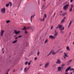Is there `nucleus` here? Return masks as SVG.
<instances>
[{"instance_id": "obj_1", "label": "nucleus", "mask_w": 74, "mask_h": 74, "mask_svg": "<svg viewBox=\"0 0 74 74\" xmlns=\"http://www.w3.org/2000/svg\"><path fill=\"white\" fill-rule=\"evenodd\" d=\"M62 25H58L56 27V29H59V28L60 29V30H61V31H62V30H64V27H63L62 28H61L62 27Z\"/></svg>"}, {"instance_id": "obj_2", "label": "nucleus", "mask_w": 74, "mask_h": 74, "mask_svg": "<svg viewBox=\"0 0 74 74\" xmlns=\"http://www.w3.org/2000/svg\"><path fill=\"white\" fill-rule=\"evenodd\" d=\"M59 51V50L57 51L56 52H54V51L53 50L51 51L49 53V54L47 55V56H49V55L51 53H52V55H55V54H56L57 53V52H58Z\"/></svg>"}, {"instance_id": "obj_3", "label": "nucleus", "mask_w": 74, "mask_h": 74, "mask_svg": "<svg viewBox=\"0 0 74 74\" xmlns=\"http://www.w3.org/2000/svg\"><path fill=\"white\" fill-rule=\"evenodd\" d=\"M1 14H5V8H2L1 10Z\"/></svg>"}, {"instance_id": "obj_4", "label": "nucleus", "mask_w": 74, "mask_h": 74, "mask_svg": "<svg viewBox=\"0 0 74 74\" xmlns=\"http://www.w3.org/2000/svg\"><path fill=\"white\" fill-rule=\"evenodd\" d=\"M49 62H48L45 64L44 66L45 68H47L49 66Z\"/></svg>"}, {"instance_id": "obj_5", "label": "nucleus", "mask_w": 74, "mask_h": 74, "mask_svg": "<svg viewBox=\"0 0 74 74\" xmlns=\"http://www.w3.org/2000/svg\"><path fill=\"white\" fill-rule=\"evenodd\" d=\"M57 37V36L55 35H54V36H53L52 35H50L49 36V38H52V39H53V38H55Z\"/></svg>"}, {"instance_id": "obj_6", "label": "nucleus", "mask_w": 74, "mask_h": 74, "mask_svg": "<svg viewBox=\"0 0 74 74\" xmlns=\"http://www.w3.org/2000/svg\"><path fill=\"white\" fill-rule=\"evenodd\" d=\"M69 6V5H65L63 8L64 10L65 11H66L67 10V8H68V7Z\"/></svg>"}, {"instance_id": "obj_7", "label": "nucleus", "mask_w": 74, "mask_h": 74, "mask_svg": "<svg viewBox=\"0 0 74 74\" xmlns=\"http://www.w3.org/2000/svg\"><path fill=\"white\" fill-rule=\"evenodd\" d=\"M63 69V67L59 66L58 67V71H60L62 70V69Z\"/></svg>"}, {"instance_id": "obj_8", "label": "nucleus", "mask_w": 74, "mask_h": 74, "mask_svg": "<svg viewBox=\"0 0 74 74\" xmlns=\"http://www.w3.org/2000/svg\"><path fill=\"white\" fill-rule=\"evenodd\" d=\"M56 63L57 64H60V63H61V62H60V59H58L57 60V61L56 62Z\"/></svg>"}, {"instance_id": "obj_9", "label": "nucleus", "mask_w": 74, "mask_h": 74, "mask_svg": "<svg viewBox=\"0 0 74 74\" xmlns=\"http://www.w3.org/2000/svg\"><path fill=\"white\" fill-rule=\"evenodd\" d=\"M14 33L16 34H19V33H20V31L17 32V31H16V30H14Z\"/></svg>"}, {"instance_id": "obj_10", "label": "nucleus", "mask_w": 74, "mask_h": 74, "mask_svg": "<svg viewBox=\"0 0 74 74\" xmlns=\"http://www.w3.org/2000/svg\"><path fill=\"white\" fill-rule=\"evenodd\" d=\"M71 67H69L68 68H67L65 70V72H67L68 71H69V70H70Z\"/></svg>"}, {"instance_id": "obj_11", "label": "nucleus", "mask_w": 74, "mask_h": 74, "mask_svg": "<svg viewBox=\"0 0 74 74\" xmlns=\"http://www.w3.org/2000/svg\"><path fill=\"white\" fill-rule=\"evenodd\" d=\"M71 24H72V21H71L69 23L68 25V27H70V26H71Z\"/></svg>"}, {"instance_id": "obj_12", "label": "nucleus", "mask_w": 74, "mask_h": 74, "mask_svg": "<svg viewBox=\"0 0 74 74\" xmlns=\"http://www.w3.org/2000/svg\"><path fill=\"white\" fill-rule=\"evenodd\" d=\"M65 19H66V17H64V18L61 21V23H62L63 22H64V20H65Z\"/></svg>"}, {"instance_id": "obj_13", "label": "nucleus", "mask_w": 74, "mask_h": 74, "mask_svg": "<svg viewBox=\"0 0 74 74\" xmlns=\"http://www.w3.org/2000/svg\"><path fill=\"white\" fill-rule=\"evenodd\" d=\"M4 31L3 30H2L1 32V36H3V34L4 33Z\"/></svg>"}, {"instance_id": "obj_14", "label": "nucleus", "mask_w": 74, "mask_h": 74, "mask_svg": "<svg viewBox=\"0 0 74 74\" xmlns=\"http://www.w3.org/2000/svg\"><path fill=\"white\" fill-rule=\"evenodd\" d=\"M54 35L56 36H58V32H56V30H55V32H54Z\"/></svg>"}, {"instance_id": "obj_15", "label": "nucleus", "mask_w": 74, "mask_h": 74, "mask_svg": "<svg viewBox=\"0 0 74 74\" xmlns=\"http://www.w3.org/2000/svg\"><path fill=\"white\" fill-rule=\"evenodd\" d=\"M27 68H24V71L25 72V73H26L27 72Z\"/></svg>"}, {"instance_id": "obj_16", "label": "nucleus", "mask_w": 74, "mask_h": 74, "mask_svg": "<svg viewBox=\"0 0 74 74\" xmlns=\"http://www.w3.org/2000/svg\"><path fill=\"white\" fill-rule=\"evenodd\" d=\"M34 16H35V14L33 16H32L31 17V22H32V19L33 18V17H34Z\"/></svg>"}, {"instance_id": "obj_17", "label": "nucleus", "mask_w": 74, "mask_h": 74, "mask_svg": "<svg viewBox=\"0 0 74 74\" xmlns=\"http://www.w3.org/2000/svg\"><path fill=\"white\" fill-rule=\"evenodd\" d=\"M44 19H45L44 17H43V18L42 19H41V18H40V20L41 21H42H42H44Z\"/></svg>"}, {"instance_id": "obj_18", "label": "nucleus", "mask_w": 74, "mask_h": 74, "mask_svg": "<svg viewBox=\"0 0 74 74\" xmlns=\"http://www.w3.org/2000/svg\"><path fill=\"white\" fill-rule=\"evenodd\" d=\"M48 39H46L44 42V44H46V43H47L48 42Z\"/></svg>"}, {"instance_id": "obj_19", "label": "nucleus", "mask_w": 74, "mask_h": 74, "mask_svg": "<svg viewBox=\"0 0 74 74\" xmlns=\"http://www.w3.org/2000/svg\"><path fill=\"white\" fill-rule=\"evenodd\" d=\"M40 52H39V50H38V52L37 53V56H39V55H40Z\"/></svg>"}, {"instance_id": "obj_20", "label": "nucleus", "mask_w": 74, "mask_h": 74, "mask_svg": "<svg viewBox=\"0 0 74 74\" xmlns=\"http://www.w3.org/2000/svg\"><path fill=\"white\" fill-rule=\"evenodd\" d=\"M16 42H17V40H16L14 41L12 43L13 44H15V43H16Z\"/></svg>"}, {"instance_id": "obj_21", "label": "nucleus", "mask_w": 74, "mask_h": 74, "mask_svg": "<svg viewBox=\"0 0 74 74\" xmlns=\"http://www.w3.org/2000/svg\"><path fill=\"white\" fill-rule=\"evenodd\" d=\"M73 71V72H74V68H70V71Z\"/></svg>"}, {"instance_id": "obj_22", "label": "nucleus", "mask_w": 74, "mask_h": 74, "mask_svg": "<svg viewBox=\"0 0 74 74\" xmlns=\"http://www.w3.org/2000/svg\"><path fill=\"white\" fill-rule=\"evenodd\" d=\"M10 20H8L6 21V23H10Z\"/></svg>"}, {"instance_id": "obj_23", "label": "nucleus", "mask_w": 74, "mask_h": 74, "mask_svg": "<svg viewBox=\"0 0 74 74\" xmlns=\"http://www.w3.org/2000/svg\"><path fill=\"white\" fill-rule=\"evenodd\" d=\"M9 3H8L6 5V7H8L9 6Z\"/></svg>"}, {"instance_id": "obj_24", "label": "nucleus", "mask_w": 74, "mask_h": 74, "mask_svg": "<svg viewBox=\"0 0 74 74\" xmlns=\"http://www.w3.org/2000/svg\"><path fill=\"white\" fill-rule=\"evenodd\" d=\"M45 5H43L42 6V9H44V8L45 7Z\"/></svg>"}, {"instance_id": "obj_25", "label": "nucleus", "mask_w": 74, "mask_h": 74, "mask_svg": "<svg viewBox=\"0 0 74 74\" xmlns=\"http://www.w3.org/2000/svg\"><path fill=\"white\" fill-rule=\"evenodd\" d=\"M64 56H66V57H67V54H66V53H64Z\"/></svg>"}, {"instance_id": "obj_26", "label": "nucleus", "mask_w": 74, "mask_h": 74, "mask_svg": "<svg viewBox=\"0 0 74 74\" xmlns=\"http://www.w3.org/2000/svg\"><path fill=\"white\" fill-rule=\"evenodd\" d=\"M22 30H26V27H25L23 29H22Z\"/></svg>"}, {"instance_id": "obj_27", "label": "nucleus", "mask_w": 74, "mask_h": 74, "mask_svg": "<svg viewBox=\"0 0 74 74\" xmlns=\"http://www.w3.org/2000/svg\"><path fill=\"white\" fill-rule=\"evenodd\" d=\"M66 49L67 50H69V51H70V49H69V47H66Z\"/></svg>"}, {"instance_id": "obj_28", "label": "nucleus", "mask_w": 74, "mask_h": 74, "mask_svg": "<svg viewBox=\"0 0 74 74\" xmlns=\"http://www.w3.org/2000/svg\"><path fill=\"white\" fill-rule=\"evenodd\" d=\"M27 63H28V62H27V61L25 63V65H27Z\"/></svg>"}, {"instance_id": "obj_29", "label": "nucleus", "mask_w": 74, "mask_h": 74, "mask_svg": "<svg viewBox=\"0 0 74 74\" xmlns=\"http://www.w3.org/2000/svg\"><path fill=\"white\" fill-rule=\"evenodd\" d=\"M69 11L70 12H72V8H71L69 10Z\"/></svg>"}, {"instance_id": "obj_30", "label": "nucleus", "mask_w": 74, "mask_h": 74, "mask_svg": "<svg viewBox=\"0 0 74 74\" xmlns=\"http://www.w3.org/2000/svg\"><path fill=\"white\" fill-rule=\"evenodd\" d=\"M72 61V60H70L68 62H67V63H69L70 62Z\"/></svg>"}, {"instance_id": "obj_31", "label": "nucleus", "mask_w": 74, "mask_h": 74, "mask_svg": "<svg viewBox=\"0 0 74 74\" xmlns=\"http://www.w3.org/2000/svg\"><path fill=\"white\" fill-rule=\"evenodd\" d=\"M60 33H61V34H63L64 33V32L63 31H61V32H60Z\"/></svg>"}, {"instance_id": "obj_32", "label": "nucleus", "mask_w": 74, "mask_h": 74, "mask_svg": "<svg viewBox=\"0 0 74 74\" xmlns=\"http://www.w3.org/2000/svg\"><path fill=\"white\" fill-rule=\"evenodd\" d=\"M9 4H10V6H11L12 5V3L11 2H9Z\"/></svg>"}, {"instance_id": "obj_33", "label": "nucleus", "mask_w": 74, "mask_h": 74, "mask_svg": "<svg viewBox=\"0 0 74 74\" xmlns=\"http://www.w3.org/2000/svg\"><path fill=\"white\" fill-rule=\"evenodd\" d=\"M25 34H27V33H27V31H26V30H25Z\"/></svg>"}, {"instance_id": "obj_34", "label": "nucleus", "mask_w": 74, "mask_h": 74, "mask_svg": "<svg viewBox=\"0 0 74 74\" xmlns=\"http://www.w3.org/2000/svg\"><path fill=\"white\" fill-rule=\"evenodd\" d=\"M30 65V62H28V66H29V65Z\"/></svg>"}, {"instance_id": "obj_35", "label": "nucleus", "mask_w": 74, "mask_h": 74, "mask_svg": "<svg viewBox=\"0 0 74 74\" xmlns=\"http://www.w3.org/2000/svg\"><path fill=\"white\" fill-rule=\"evenodd\" d=\"M44 17H45V18H47V15L46 14H45L44 15Z\"/></svg>"}, {"instance_id": "obj_36", "label": "nucleus", "mask_w": 74, "mask_h": 74, "mask_svg": "<svg viewBox=\"0 0 74 74\" xmlns=\"http://www.w3.org/2000/svg\"><path fill=\"white\" fill-rule=\"evenodd\" d=\"M73 5H71V8L72 9L73 8Z\"/></svg>"}, {"instance_id": "obj_37", "label": "nucleus", "mask_w": 74, "mask_h": 74, "mask_svg": "<svg viewBox=\"0 0 74 74\" xmlns=\"http://www.w3.org/2000/svg\"><path fill=\"white\" fill-rule=\"evenodd\" d=\"M22 37V36H18V38H21V37Z\"/></svg>"}, {"instance_id": "obj_38", "label": "nucleus", "mask_w": 74, "mask_h": 74, "mask_svg": "<svg viewBox=\"0 0 74 74\" xmlns=\"http://www.w3.org/2000/svg\"><path fill=\"white\" fill-rule=\"evenodd\" d=\"M23 68L22 67L21 68V70H23Z\"/></svg>"}, {"instance_id": "obj_39", "label": "nucleus", "mask_w": 74, "mask_h": 74, "mask_svg": "<svg viewBox=\"0 0 74 74\" xmlns=\"http://www.w3.org/2000/svg\"><path fill=\"white\" fill-rule=\"evenodd\" d=\"M53 29V26H52L51 27V30H52V29Z\"/></svg>"}, {"instance_id": "obj_40", "label": "nucleus", "mask_w": 74, "mask_h": 74, "mask_svg": "<svg viewBox=\"0 0 74 74\" xmlns=\"http://www.w3.org/2000/svg\"><path fill=\"white\" fill-rule=\"evenodd\" d=\"M37 59V57L35 58H34V60H36Z\"/></svg>"}, {"instance_id": "obj_41", "label": "nucleus", "mask_w": 74, "mask_h": 74, "mask_svg": "<svg viewBox=\"0 0 74 74\" xmlns=\"http://www.w3.org/2000/svg\"><path fill=\"white\" fill-rule=\"evenodd\" d=\"M66 15V13H64L62 14L63 16H64V15Z\"/></svg>"}, {"instance_id": "obj_42", "label": "nucleus", "mask_w": 74, "mask_h": 74, "mask_svg": "<svg viewBox=\"0 0 74 74\" xmlns=\"http://www.w3.org/2000/svg\"><path fill=\"white\" fill-rule=\"evenodd\" d=\"M64 65H65L64 64H62V66H64Z\"/></svg>"}, {"instance_id": "obj_43", "label": "nucleus", "mask_w": 74, "mask_h": 74, "mask_svg": "<svg viewBox=\"0 0 74 74\" xmlns=\"http://www.w3.org/2000/svg\"><path fill=\"white\" fill-rule=\"evenodd\" d=\"M55 15H56V13H54V14L53 15V16H55Z\"/></svg>"}, {"instance_id": "obj_44", "label": "nucleus", "mask_w": 74, "mask_h": 74, "mask_svg": "<svg viewBox=\"0 0 74 74\" xmlns=\"http://www.w3.org/2000/svg\"><path fill=\"white\" fill-rule=\"evenodd\" d=\"M73 0H71L70 2H71V3L72 2H73Z\"/></svg>"}, {"instance_id": "obj_45", "label": "nucleus", "mask_w": 74, "mask_h": 74, "mask_svg": "<svg viewBox=\"0 0 74 74\" xmlns=\"http://www.w3.org/2000/svg\"><path fill=\"white\" fill-rule=\"evenodd\" d=\"M18 38L17 37H16V38H15V40H16V39H17Z\"/></svg>"}, {"instance_id": "obj_46", "label": "nucleus", "mask_w": 74, "mask_h": 74, "mask_svg": "<svg viewBox=\"0 0 74 74\" xmlns=\"http://www.w3.org/2000/svg\"><path fill=\"white\" fill-rule=\"evenodd\" d=\"M10 69H9L8 70V71H10Z\"/></svg>"}, {"instance_id": "obj_47", "label": "nucleus", "mask_w": 74, "mask_h": 74, "mask_svg": "<svg viewBox=\"0 0 74 74\" xmlns=\"http://www.w3.org/2000/svg\"><path fill=\"white\" fill-rule=\"evenodd\" d=\"M64 59H66V57H65V56H64Z\"/></svg>"}, {"instance_id": "obj_48", "label": "nucleus", "mask_w": 74, "mask_h": 74, "mask_svg": "<svg viewBox=\"0 0 74 74\" xmlns=\"http://www.w3.org/2000/svg\"><path fill=\"white\" fill-rule=\"evenodd\" d=\"M3 50H4V48H3L2 49V51H3Z\"/></svg>"}, {"instance_id": "obj_49", "label": "nucleus", "mask_w": 74, "mask_h": 74, "mask_svg": "<svg viewBox=\"0 0 74 74\" xmlns=\"http://www.w3.org/2000/svg\"><path fill=\"white\" fill-rule=\"evenodd\" d=\"M67 63L68 65H69V64H70V62L69 63Z\"/></svg>"}, {"instance_id": "obj_50", "label": "nucleus", "mask_w": 74, "mask_h": 74, "mask_svg": "<svg viewBox=\"0 0 74 74\" xmlns=\"http://www.w3.org/2000/svg\"><path fill=\"white\" fill-rule=\"evenodd\" d=\"M71 32H69V35H70L71 34Z\"/></svg>"}, {"instance_id": "obj_51", "label": "nucleus", "mask_w": 74, "mask_h": 74, "mask_svg": "<svg viewBox=\"0 0 74 74\" xmlns=\"http://www.w3.org/2000/svg\"><path fill=\"white\" fill-rule=\"evenodd\" d=\"M65 74H69L68 73H65Z\"/></svg>"}, {"instance_id": "obj_52", "label": "nucleus", "mask_w": 74, "mask_h": 74, "mask_svg": "<svg viewBox=\"0 0 74 74\" xmlns=\"http://www.w3.org/2000/svg\"><path fill=\"white\" fill-rule=\"evenodd\" d=\"M29 67L27 69V70H29Z\"/></svg>"}, {"instance_id": "obj_53", "label": "nucleus", "mask_w": 74, "mask_h": 74, "mask_svg": "<svg viewBox=\"0 0 74 74\" xmlns=\"http://www.w3.org/2000/svg\"><path fill=\"white\" fill-rule=\"evenodd\" d=\"M4 53V51H3V53Z\"/></svg>"}, {"instance_id": "obj_54", "label": "nucleus", "mask_w": 74, "mask_h": 74, "mask_svg": "<svg viewBox=\"0 0 74 74\" xmlns=\"http://www.w3.org/2000/svg\"><path fill=\"white\" fill-rule=\"evenodd\" d=\"M60 12L61 13H62V11H60Z\"/></svg>"}, {"instance_id": "obj_55", "label": "nucleus", "mask_w": 74, "mask_h": 74, "mask_svg": "<svg viewBox=\"0 0 74 74\" xmlns=\"http://www.w3.org/2000/svg\"><path fill=\"white\" fill-rule=\"evenodd\" d=\"M6 74H8V72H7L6 73Z\"/></svg>"}, {"instance_id": "obj_56", "label": "nucleus", "mask_w": 74, "mask_h": 74, "mask_svg": "<svg viewBox=\"0 0 74 74\" xmlns=\"http://www.w3.org/2000/svg\"><path fill=\"white\" fill-rule=\"evenodd\" d=\"M73 74V73H72V72H71V73H70V74Z\"/></svg>"}, {"instance_id": "obj_57", "label": "nucleus", "mask_w": 74, "mask_h": 74, "mask_svg": "<svg viewBox=\"0 0 74 74\" xmlns=\"http://www.w3.org/2000/svg\"><path fill=\"white\" fill-rule=\"evenodd\" d=\"M42 66V65H41V64L40 65V66Z\"/></svg>"}, {"instance_id": "obj_58", "label": "nucleus", "mask_w": 74, "mask_h": 74, "mask_svg": "<svg viewBox=\"0 0 74 74\" xmlns=\"http://www.w3.org/2000/svg\"><path fill=\"white\" fill-rule=\"evenodd\" d=\"M48 5H50V3H49L48 4Z\"/></svg>"}, {"instance_id": "obj_59", "label": "nucleus", "mask_w": 74, "mask_h": 74, "mask_svg": "<svg viewBox=\"0 0 74 74\" xmlns=\"http://www.w3.org/2000/svg\"><path fill=\"white\" fill-rule=\"evenodd\" d=\"M13 72H15V70L13 71Z\"/></svg>"}, {"instance_id": "obj_60", "label": "nucleus", "mask_w": 74, "mask_h": 74, "mask_svg": "<svg viewBox=\"0 0 74 74\" xmlns=\"http://www.w3.org/2000/svg\"><path fill=\"white\" fill-rule=\"evenodd\" d=\"M44 2H45V0H44Z\"/></svg>"}, {"instance_id": "obj_61", "label": "nucleus", "mask_w": 74, "mask_h": 74, "mask_svg": "<svg viewBox=\"0 0 74 74\" xmlns=\"http://www.w3.org/2000/svg\"><path fill=\"white\" fill-rule=\"evenodd\" d=\"M16 37V36H14V37Z\"/></svg>"}, {"instance_id": "obj_62", "label": "nucleus", "mask_w": 74, "mask_h": 74, "mask_svg": "<svg viewBox=\"0 0 74 74\" xmlns=\"http://www.w3.org/2000/svg\"><path fill=\"white\" fill-rule=\"evenodd\" d=\"M39 3H40V2H38V4H39Z\"/></svg>"}, {"instance_id": "obj_63", "label": "nucleus", "mask_w": 74, "mask_h": 74, "mask_svg": "<svg viewBox=\"0 0 74 74\" xmlns=\"http://www.w3.org/2000/svg\"><path fill=\"white\" fill-rule=\"evenodd\" d=\"M16 14H15V15H16Z\"/></svg>"}, {"instance_id": "obj_64", "label": "nucleus", "mask_w": 74, "mask_h": 74, "mask_svg": "<svg viewBox=\"0 0 74 74\" xmlns=\"http://www.w3.org/2000/svg\"><path fill=\"white\" fill-rule=\"evenodd\" d=\"M41 14H42V13H41Z\"/></svg>"}]
</instances>
